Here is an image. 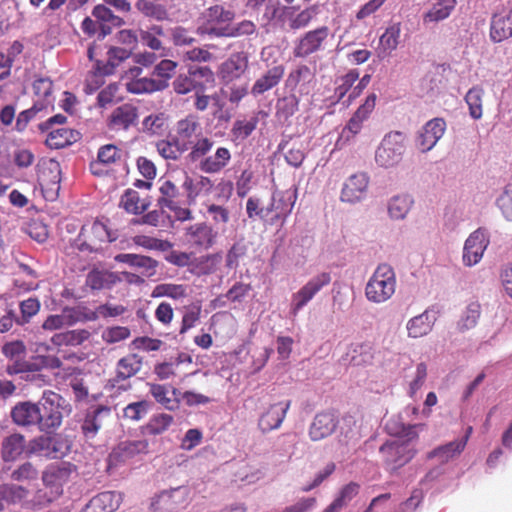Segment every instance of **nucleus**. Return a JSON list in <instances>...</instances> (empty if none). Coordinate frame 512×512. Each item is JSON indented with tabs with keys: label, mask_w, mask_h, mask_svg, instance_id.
Returning a JSON list of instances; mask_svg holds the SVG:
<instances>
[{
	"label": "nucleus",
	"mask_w": 512,
	"mask_h": 512,
	"mask_svg": "<svg viewBox=\"0 0 512 512\" xmlns=\"http://www.w3.org/2000/svg\"><path fill=\"white\" fill-rule=\"evenodd\" d=\"M418 425H409L402 428L400 435L384 443L380 454L385 463L392 469L399 468L409 462L415 455L414 441L418 437Z\"/></svg>",
	"instance_id": "1"
},
{
	"label": "nucleus",
	"mask_w": 512,
	"mask_h": 512,
	"mask_svg": "<svg viewBox=\"0 0 512 512\" xmlns=\"http://www.w3.org/2000/svg\"><path fill=\"white\" fill-rule=\"evenodd\" d=\"M396 290L394 269L382 263L377 266L365 286V297L369 302L381 304L388 301Z\"/></svg>",
	"instance_id": "2"
},
{
	"label": "nucleus",
	"mask_w": 512,
	"mask_h": 512,
	"mask_svg": "<svg viewBox=\"0 0 512 512\" xmlns=\"http://www.w3.org/2000/svg\"><path fill=\"white\" fill-rule=\"evenodd\" d=\"M39 406L38 428L45 433H51L58 429L62 424L64 415L70 412L65 400L52 391L43 393Z\"/></svg>",
	"instance_id": "3"
},
{
	"label": "nucleus",
	"mask_w": 512,
	"mask_h": 512,
	"mask_svg": "<svg viewBox=\"0 0 512 512\" xmlns=\"http://www.w3.org/2000/svg\"><path fill=\"white\" fill-rule=\"evenodd\" d=\"M406 135L400 131H391L381 140L375 151L376 164L384 169L396 167L402 160L406 146Z\"/></svg>",
	"instance_id": "4"
},
{
	"label": "nucleus",
	"mask_w": 512,
	"mask_h": 512,
	"mask_svg": "<svg viewBox=\"0 0 512 512\" xmlns=\"http://www.w3.org/2000/svg\"><path fill=\"white\" fill-rule=\"evenodd\" d=\"M329 34L330 30L327 26L305 32L295 41L293 55L296 58H307L312 54L323 51Z\"/></svg>",
	"instance_id": "5"
},
{
	"label": "nucleus",
	"mask_w": 512,
	"mask_h": 512,
	"mask_svg": "<svg viewBox=\"0 0 512 512\" xmlns=\"http://www.w3.org/2000/svg\"><path fill=\"white\" fill-rule=\"evenodd\" d=\"M183 237L189 247L208 250L217 243L219 232L207 222H198L186 227Z\"/></svg>",
	"instance_id": "6"
},
{
	"label": "nucleus",
	"mask_w": 512,
	"mask_h": 512,
	"mask_svg": "<svg viewBox=\"0 0 512 512\" xmlns=\"http://www.w3.org/2000/svg\"><path fill=\"white\" fill-rule=\"evenodd\" d=\"M331 282V275L328 272H321L313 276L304 286L292 295L290 313L295 317L299 311L306 306L314 296Z\"/></svg>",
	"instance_id": "7"
},
{
	"label": "nucleus",
	"mask_w": 512,
	"mask_h": 512,
	"mask_svg": "<svg viewBox=\"0 0 512 512\" xmlns=\"http://www.w3.org/2000/svg\"><path fill=\"white\" fill-rule=\"evenodd\" d=\"M296 201V194L293 191L275 190L270 202L266 205L267 217L269 218V225L285 222L288 215L291 213Z\"/></svg>",
	"instance_id": "8"
},
{
	"label": "nucleus",
	"mask_w": 512,
	"mask_h": 512,
	"mask_svg": "<svg viewBox=\"0 0 512 512\" xmlns=\"http://www.w3.org/2000/svg\"><path fill=\"white\" fill-rule=\"evenodd\" d=\"M490 243L488 232L483 228L473 231L465 240L462 253V262L467 267L477 265L483 258L484 252Z\"/></svg>",
	"instance_id": "9"
},
{
	"label": "nucleus",
	"mask_w": 512,
	"mask_h": 512,
	"mask_svg": "<svg viewBox=\"0 0 512 512\" xmlns=\"http://www.w3.org/2000/svg\"><path fill=\"white\" fill-rule=\"evenodd\" d=\"M446 123L442 118L429 120L417 133L416 147L422 153L432 150L443 137Z\"/></svg>",
	"instance_id": "10"
},
{
	"label": "nucleus",
	"mask_w": 512,
	"mask_h": 512,
	"mask_svg": "<svg viewBox=\"0 0 512 512\" xmlns=\"http://www.w3.org/2000/svg\"><path fill=\"white\" fill-rule=\"evenodd\" d=\"M512 37V3L499 8L490 22V38L499 43Z\"/></svg>",
	"instance_id": "11"
},
{
	"label": "nucleus",
	"mask_w": 512,
	"mask_h": 512,
	"mask_svg": "<svg viewBox=\"0 0 512 512\" xmlns=\"http://www.w3.org/2000/svg\"><path fill=\"white\" fill-rule=\"evenodd\" d=\"M202 132L203 129L198 117L193 114H189L176 122L174 138L182 149L188 151L191 144L194 143L193 141L197 137L201 136Z\"/></svg>",
	"instance_id": "12"
},
{
	"label": "nucleus",
	"mask_w": 512,
	"mask_h": 512,
	"mask_svg": "<svg viewBox=\"0 0 512 512\" xmlns=\"http://www.w3.org/2000/svg\"><path fill=\"white\" fill-rule=\"evenodd\" d=\"M290 404V401H282L270 405L259 417L258 427L261 432L268 433L278 429L285 419Z\"/></svg>",
	"instance_id": "13"
},
{
	"label": "nucleus",
	"mask_w": 512,
	"mask_h": 512,
	"mask_svg": "<svg viewBox=\"0 0 512 512\" xmlns=\"http://www.w3.org/2000/svg\"><path fill=\"white\" fill-rule=\"evenodd\" d=\"M369 177L365 173L351 175L344 183L341 200L347 203H357L366 196Z\"/></svg>",
	"instance_id": "14"
},
{
	"label": "nucleus",
	"mask_w": 512,
	"mask_h": 512,
	"mask_svg": "<svg viewBox=\"0 0 512 512\" xmlns=\"http://www.w3.org/2000/svg\"><path fill=\"white\" fill-rule=\"evenodd\" d=\"M137 119V108L131 104H123L111 112L107 125L113 131L128 130L136 124Z\"/></svg>",
	"instance_id": "15"
},
{
	"label": "nucleus",
	"mask_w": 512,
	"mask_h": 512,
	"mask_svg": "<svg viewBox=\"0 0 512 512\" xmlns=\"http://www.w3.org/2000/svg\"><path fill=\"white\" fill-rule=\"evenodd\" d=\"M40 406L38 403L23 401L17 403L11 410L12 421L21 427L38 426Z\"/></svg>",
	"instance_id": "16"
},
{
	"label": "nucleus",
	"mask_w": 512,
	"mask_h": 512,
	"mask_svg": "<svg viewBox=\"0 0 512 512\" xmlns=\"http://www.w3.org/2000/svg\"><path fill=\"white\" fill-rule=\"evenodd\" d=\"M248 68V56L244 52L234 53L225 60L219 70V75L226 83L239 79Z\"/></svg>",
	"instance_id": "17"
},
{
	"label": "nucleus",
	"mask_w": 512,
	"mask_h": 512,
	"mask_svg": "<svg viewBox=\"0 0 512 512\" xmlns=\"http://www.w3.org/2000/svg\"><path fill=\"white\" fill-rule=\"evenodd\" d=\"M115 261L137 268L144 277H152L157 273L158 261L145 255L122 253L115 256Z\"/></svg>",
	"instance_id": "18"
},
{
	"label": "nucleus",
	"mask_w": 512,
	"mask_h": 512,
	"mask_svg": "<svg viewBox=\"0 0 512 512\" xmlns=\"http://www.w3.org/2000/svg\"><path fill=\"white\" fill-rule=\"evenodd\" d=\"M122 501L121 493L106 491L94 496L81 512H113Z\"/></svg>",
	"instance_id": "19"
},
{
	"label": "nucleus",
	"mask_w": 512,
	"mask_h": 512,
	"mask_svg": "<svg viewBox=\"0 0 512 512\" xmlns=\"http://www.w3.org/2000/svg\"><path fill=\"white\" fill-rule=\"evenodd\" d=\"M110 415V408L105 406H99L95 410L88 412L81 425V430L84 436L87 439H93Z\"/></svg>",
	"instance_id": "20"
},
{
	"label": "nucleus",
	"mask_w": 512,
	"mask_h": 512,
	"mask_svg": "<svg viewBox=\"0 0 512 512\" xmlns=\"http://www.w3.org/2000/svg\"><path fill=\"white\" fill-rule=\"evenodd\" d=\"M149 387L151 395L165 409L176 410L179 407L181 392L178 389L162 384H149Z\"/></svg>",
	"instance_id": "21"
},
{
	"label": "nucleus",
	"mask_w": 512,
	"mask_h": 512,
	"mask_svg": "<svg viewBox=\"0 0 512 512\" xmlns=\"http://www.w3.org/2000/svg\"><path fill=\"white\" fill-rule=\"evenodd\" d=\"M284 73L285 68L283 65L273 66L255 81L251 88V94L256 97L276 87L283 78Z\"/></svg>",
	"instance_id": "22"
},
{
	"label": "nucleus",
	"mask_w": 512,
	"mask_h": 512,
	"mask_svg": "<svg viewBox=\"0 0 512 512\" xmlns=\"http://www.w3.org/2000/svg\"><path fill=\"white\" fill-rule=\"evenodd\" d=\"M142 365L143 359L137 354H129L121 358L116 366V376L110 380L112 386H116L120 381L136 375L141 370Z\"/></svg>",
	"instance_id": "23"
},
{
	"label": "nucleus",
	"mask_w": 512,
	"mask_h": 512,
	"mask_svg": "<svg viewBox=\"0 0 512 512\" xmlns=\"http://www.w3.org/2000/svg\"><path fill=\"white\" fill-rule=\"evenodd\" d=\"M336 428V419L331 413H319L310 425L309 436L313 441H319L331 435Z\"/></svg>",
	"instance_id": "24"
},
{
	"label": "nucleus",
	"mask_w": 512,
	"mask_h": 512,
	"mask_svg": "<svg viewBox=\"0 0 512 512\" xmlns=\"http://www.w3.org/2000/svg\"><path fill=\"white\" fill-rule=\"evenodd\" d=\"M436 321L435 314L429 310L411 318L406 325L408 336L420 338L430 333Z\"/></svg>",
	"instance_id": "25"
},
{
	"label": "nucleus",
	"mask_w": 512,
	"mask_h": 512,
	"mask_svg": "<svg viewBox=\"0 0 512 512\" xmlns=\"http://www.w3.org/2000/svg\"><path fill=\"white\" fill-rule=\"evenodd\" d=\"M231 160V152L226 147H218L214 154L205 157L199 163V169L207 174L219 173Z\"/></svg>",
	"instance_id": "26"
},
{
	"label": "nucleus",
	"mask_w": 512,
	"mask_h": 512,
	"mask_svg": "<svg viewBox=\"0 0 512 512\" xmlns=\"http://www.w3.org/2000/svg\"><path fill=\"white\" fill-rule=\"evenodd\" d=\"M148 447L149 444L147 440L123 441L113 450L110 458L113 461H125L137 454L146 453Z\"/></svg>",
	"instance_id": "27"
},
{
	"label": "nucleus",
	"mask_w": 512,
	"mask_h": 512,
	"mask_svg": "<svg viewBox=\"0 0 512 512\" xmlns=\"http://www.w3.org/2000/svg\"><path fill=\"white\" fill-rule=\"evenodd\" d=\"M372 360L371 347L364 343L349 345L346 354L341 358L344 365L362 366Z\"/></svg>",
	"instance_id": "28"
},
{
	"label": "nucleus",
	"mask_w": 512,
	"mask_h": 512,
	"mask_svg": "<svg viewBox=\"0 0 512 512\" xmlns=\"http://www.w3.org/2000/svg\"><path fill=\"white\" fill-rule=\"evenodd\" d=\"M125 86L130 93L143 94L162 91L168 87V82L165 80L142 77L126 81Z\"/></svg>",
	"instance_id": "29"
},
{
	"label": "nucleus",
	"mask_w": 512,
	"mask_h": 512,
	"mask_svg": "<svg viewBox=\"0 0 512 512\" xmlns=\"http://www.w3.org/2000/svg\"><path fill=\"white\" fill-rule=\"evenodd\" d=\"M28 495V490L16 484H0V511L10 505L22 502Z\"/></svg>",
	"instance_id": "30"
},
{
	"label": "nucleus",
	"mask_w": 512,
	"mask_h": 512,
	"mask_svg": "<svg viewBox=\"0 0 512 512\" xmlns=\"http://www.w3.org/2000/svg\"><path fill=\"white\" fill-rule=\"evenodd\" d=\"M79 139V133L66 127L52 129L47 138L46 144L52 149H60L73 144Z\"/></svg>",
	"instance_id": "31"
},
{
	"label": "nucleus",
	"mask_w": 512,
	"mask_h": 512,
	"mask_svg": "<svg viewBox=\"0 0 512 512\" xmlns=\"http://www.w3.org/2000/svg\"><path fill=\"white\" fill-rule=\"evenodd\" d=\"M413 199L408 194H399L391 197L387 203L388 214L393 220H403L413 206Z\"/></svg>",
	"instance_id": "32"
},
{
	"label": "nucleus",
	"mask_w": 512,
	"mask_h": 512,
	"mask_svg": "<svg viewBox=\"0 0 512 512\" xmlns=\"http://www.w3.org/2000/svg\"><path fill=\"white\" fill-rule=\"evenodd\" d=\"M402 31L401 22H392L385 29L379 39V49L385 54H390L397 49L400 44Z\"/></svg>",
	"instance_id": "33"
},
{
	"label": "nucleus",
	"mask_w": 512,
	"mask_h": 512,
	"mask_svg": "<svg viewBox=\"0 0 512 512\" xmlns=\"http://www.w3.org/2000/svg\"><path fill=\"white\" fill-rule=\"evenodd\" d=\"M457 0H437V2L423 15V22L437 23L445 20L456 6Z\"/></svg>",
	"instance_id": "34"
},
{
	"label": "nucleus",
	"mask_w": 512,
	"mask_h": 512,
	"mask_svg": "<svg viewBox=\"0 0 512 512\" xmlns=\"http://www.w3.org/2000/svg\"><path fill=\"white\" fill-rule=\"evenodd\" d=\"M376 103V95L371 94L366 98V101L363 105H361L354 115L351 117L347 124V129L352 134H357L361 128L362 123L369 117L370 113L373 111Z\"/></svg>",
	"instance_id": "35"
},
{
	"label": "nucleus",
	"mask_w": 512,
	"mask_h": 512,
	"mask_svg": "<svg viewBox=\"0 0 512 512\" xmlns=\"http://www.w3.org/2000/svg\"><path fill=\"white\" fill-rule=\"evenodd\" d=\"M25 439L24 436L18 433L6 437L2 442V458L4 461H13L24 450Z\"/></svg>",
	"instance_id": "36"
},
{
	"label": "nucleus",
	"mask_w": 512,
	"mask_h": 512,
	"mask_svg": "<svg viewBox=\"0 0 512 512\" xmlns=\"http://www.w3.org/2000/svg\"><path fill=\"white\" fill-rule=\"evenodd\" d=\"M117 283V274L109 271L92 270L86 277V285L93 290L110 288Z\"/></svg>",
	"instance_id": "37"
},
{
	"label": "nucleus",
	"mask_w": 512,
	"mask_h": 512,
	"mask_svg": "<svg viewBox=\"0 0 512 512\" xmlns=\"http://www.w3.org/2000/svg\"><path fill=\"white\" fill-rule=\"evenodd\" d=\"M120 207L128 213L138 215L148 209L149 202L141 200L137 191L128 189L121 197Z\"/></svg>",
	"instance_id": "38"
},
{
	"label": "nucleus",
	"mask_w": 512,
	"mask_h": 512,
	"mask_svg": "<svg viewBox=\"0 0 512 512\" xmlns=\"http://www.w3.org/2000/svg\"><path fill=\"white\" fill-rule=\"evenodd\" d=\"M168 118L164 112L148 115L142 121L143 131L149 135H162L168 128Z\"/></svg>",
	"instance_id": "39"
},
{
	"label": "nucleus",
	"mask_w": 512,
	"mask_h": 512,
	"mask_svg": "<svg viewBox=\"0 0 512 512\" xmlns=\"http://www.w3.org/2000/svg\"><path fill=\"white\" fill-rule=\"evenodd\" d=\"M71 470L67 463L50 465L43 473L42 480L48 486H57L64 483Z\"/></svg>",
	"instance_id": "40"
},
{
	"label": "nucleus",
	"mask_w": 512,
	"mask_h": 512,
	"mask_svg": "<svg viewBox=\"0 0 512 512\" xmlns=\"http://www.w3.org/2000/svg\"><path fill=\"white\" fill-rule=\"evenodd\" d=\"M187 286L183 284L163 283L154 287L151 296L153 298L169 297L179 300L187 297Z\"/></svg>",
	"instance_id": "41"
},
{
	"label": "nucleus",
	"mask_w": 512,
	"mask_h": 512,
	"mask_svg": "<svg viewBox=\"0 0 512 512\" xmlns=\"http://www.w3.org/2000/svg\"><path fill=\"white\" fill-rule=\"evenodd\" d=\"M188 496V490L184 487H177L170 491L161 492L153 501L152 506L156 509L175 510V506L172 505L171 498H182V501Z\"/></svg>",
	"instance_id": "42"
},
{
	"label": "nucleus",
	"mask_w": 512,
	"mask_h": 512,
	"mask_svg": "<svg viewBox=\"0 0 512 512\" xmlns=\"http://www.w3.org/2000/svg\"><path fill=\"white\" fill-rule=\"evenodd\" d=\"M466 446V440L452 441L446 445L440 446L430 452V458H438L441 462H447L456 455H459Z\"/></svg>",
	"instance_id": "43"
},
{
	"label": "nucleus",
	"mask_w": 512,
	"mask_h": 512,
	"mask_svg": "<svg viewBox=\"0 0 512 512\" xmlns=\"http://www.w3.org/2000/svg\"><path fill=\"white\" fill-rule=\"evenodd\" d=\"M164 35L163 28L160 25H151L147 29L139 30V40L152 50L158 51L162 49L160 37Z\"/></svg>",
	"instance_id": "44"
},
{
	"label": "nucleus",
	"mask_w": 512,
	"mask_h": 512,
	"mask_svg": "<svg viewBox=\"0 0 512 512\" xmlns=\"http://www.w3.org/2000/svg\"><path fill=\"white\" fill-rule=\"evenodd\" d=\"M484 89L480 86H474L468 90L465 101L469 107V114L473 119H480L483 114L482 101Z\"/></svg>",
	"instance_id": "45"
},
{
	"label": "nucleus",
	"mask_w": 512,
	"mask_h": 512,
	"mask_svg": "<svg viewBox=\"0 0 512 512\" xmlns=\"http://www.w3.org/2000/svg\"><path fill=\"white\" fill-rule=\"evenodd\" d=\"M428 367L425 362H420L415 366V371L410 376L407 384V394L414 398L420 389L424 386L427 379Z\"/></svg>",
	"instance_id": "46"
},
{
	"label": "nucleus",
	"mask_w": 512,
	"mask_h": 512,
	"mask_svg": "<svg viewBox=\"0 0 512 512\" xmlns=\"http://www.w3.org/2000/svg\"><path fill=\"white\" fill-rule=\"evenodd\" d=\"M480 314L481 305L476 301L469 303L457 323L458 329L463 332L474 328L478 322Z\"/></svg>",
	"instance_id": "47"
},
{
	"label": "nucleus",
	"mask_w": 512,
	"mask_h": 512,
	"mask_svg": "<svg viewBox=\"0 0 512 512\" xmlns=\"http://www.w3.org/2000/svg\"><path fill=\"white\" fill-rule=\"evenodd\" d=\"M159 191L161 193V197L157 200L158 206L163 208H168L171 210H175V202L174 199L178 196L179 191L176 185L170 180H164L160 187Z\"/></svg>",
	"instance_id": "48"
},
{
	"label": "nucleus",
	"mask_w": 512,
	"mask_h": 512,
	"mask_svg": "<svg viewBox=\"0 0 512 512\" xmlns=\"http://www.w3.org/2000/svg\"><path fill=\"white\" fill-rule=\"evenodd\" d=\"M222 256L220 254H208L199 257L196 260L192 273L197 275H209L216 271L217 266L220 264Z\"/></svg>",
	"instance_id": "49"
},
{
	"label": "nucleus",
	"mask_w": 512,
	"mask_h": 512,
	"mask_svg": "<svg viewBox=\"0 0 512 512\" xmlns=\"http://www.w3.org/2000/svg\"><path fill=\"white\" fill-rule=\"evenodd\" d=\"M75 321L73 310L65 309L62 314L48 316L43 322L42 328L49 331L58 330L73 325Z\"/></svg>",
	"instance_id": "50"
},
{
	"label": "nucleus",
	"mask_w": 512,
	"mask_h": 512,
	"mask_svg": "<svg viewBox=\"0 0 512 512\" xmlns=\"http://www.w3.org/2000/svg\"><path fill=\"white\" fill-rule=\"evenodd\" d=\"M358 493V485L350 483L343 487L338 497L325 509V512H338L344 508Z\"/></svg>",
	"instance_id": "51"
},
{
	"label": "nucleus",
	"mask_w": 512,
	"mask_h": 512,
	"mask_svg": "<svg viewBox=\"0 0 512 512\" xmlns=\"http://www.w3.org/2000/svg\"><path fill=\"white\" fill-rule=\"evenodd\" d=\"M81 29L84 34L89 37L96 36L98 40H103L111 33V27L106 24H101L97 19L93 20L86 17L81 23Z\"/></svg>",
	"instance_id": "52"
},
{
	"label": "nucleus",
	"mask_w": 512,
	"mask_h": 512,
	"mask_svg": "<svg viewBox=\"0 0 512 512\" xmlns=\"http://www.w3.org/2000/svg\"><path fill=\"white\" fill-rule=\"evenodd\" d=\"M92 16L101 24H106L110 27H119L124 24V20L115 15L112 10L104 4L96 5L92 10Z\"/></svg>",
	"instance_id": "53"
},
{
	"label": "nucleus",
	"mask_w": 512,
	"mask_h": 512,
	"mask_svg": "<svg viewBox=\"0 0 512 512\" xmlns=\"http://www.w3.org/2000/svg\"><path fill=\"white\" fill-rule=\"evenodd\" d=\"M135 245L143 247L147 250L168 251L173 244L167 240H161L146 235H136L132 238Z\"/></svg>",
	"instance_id": "54"
},
{
	"label": "nucleus",
	"mask_w": 512,
	"mask_h": 512,
	"mask_svg": "<svg viewBox=\"0 0 512 512\" xmlns=\"http://www.w3.org/2000/svg\"><path fill=\"white\" fill-rule=\"evenodd\" d=\"M157 152L166 160H178L180 156L186 152L178 144L177 140H160L156 144Z\"/></svg>",
	"instance_id": "55"
},
{
	"label": "nucleus",
	"mask_w": 512,
	"mask_h": 512,
	"mask_svg": "<svg viewBox=\"0 0 512 512\" xmlns=\"http://www.w3.org/2000/svg\"><path fill=\"white\" fill-rule=\"evenodd\" d=\"M53 84L47 78H41L34 82L33 89L36 96L39 98L37 101L39 106L44 105V108L51 106L53 99L51 98Z\"/></svg>",
	"instance_id": "56"
},
{
	"label": "nucleus",
	"mask_w": 512,
	"mask_h": 512,
	"mask_svg": "<svg viewBox=\"0 0 512 512\" xmlns=\"http://www.w3.org/2000/svg\"><path fill=\"white\" fill-rule=\"evenodd\" d=\"M174 422L173 416L165 413L154 415L146 425L147 433L159 435L164 433Z\"/></svg>",
	"instance_id": "57"
},
{
	"label": "nucleus",
	"mask_w": 512,
	"mask_h": 512,
	"mask_svg": "<svg viewBox=\"0 0 512 512\" xmlns=\"http://www.w3.org/2000/svg\"><path fill=\"white\" fill-rule=\"evenodd\" d=\"M21 315L15 318V322L24 325L30 321L40 310V302L37 298H28L19 304Z\"/></svg>",
	"instance_id": "58"
},
{
	"label": "nucleus",
	"mask_w": 512,
	"mask_h": 512,
	"mask_svg": "<svg viewBox=\"0 0 512 512\" xmlns=\"http://www.w3.org/2000/svg\"><path fill=\"white\" fill-rule=\"evenodd\" d=\"M135 6L143 15L156 20H163L167 16V12L162 5L149 0H138Z\"/></svg>",
	"instance_id": "59"
},
{
	"label": "nucleus",
	"mask_w": 512,
	"mask_h": 512,
	"mask_svg": "<svg viewBox=\"0 0 512 512\" xmlns=\"http://www.w3.org/2000/svg\"><path fill=\"white\" fill-rule=\"evenodd\" d=\"M203 18L211 24L226 23L234 18V13L220 5H214L203 13Z\"/></svg>",
	"instance_id": "60"
},
{
	"label": "nucleus",
	"mask_w": 512,
	"mask_h": 512,
	"mask_svg": "<svg viewBox=\"0 0 512 512\" xmlns=\"http://www.w3.org/2000/svg\"><path fill=\"white\" fill-rule=\"evenodd\" d=\"M258 117L253 116L249 120H237L232 127V134L236 139L244 140L256 129Z\"/></svg>",
	"instance_id": "61"
},
{
	"label": "nucleus",
	"mask_w": 512,
	"mask_h": 512,
	"mask_svg": "<svg viewBox=\"0 0 512 512\" xmlns=\"http://www.w3.org/2000/svg\"><path fill=\"white\" fill-rule=\"evenodd\" d=\"M246 213L249 219L255 220L256 218L266 222L269 225V218L267 217L266 206H264L258 197H249L246 202Z\"/></svg>",
	"instance_id": "62"
},
{
	"label": "nucleus",
	"mask_w": 512,
	"mask_h": 512,
	"mask_svg": "<svg viewBox=\"0 0 512 512\" xmlns=\"http://www.w3.org/2000/svg\"><path fill=\"white\" fill-rule=\"evenodd\" d=\"M318 14L317 6H310L290 19V28L297 30L307 27Z\"/></svg>",
	"instance_id": "63"
},
{
	"label": "nucleus",
	"mask_w": 512,
	"mask_h": 512,
	"mask_svg": "<svg viewBox=\"0 0 512 512\" xmlns=\"http://www.w3.org/2000/svg\"><path fill=\"white\" fill-rule=\"evenodd\" d=\"M498 208L501 210L503 216L512 221V184L504 187L502 193L496 200Z\"/></svg>",
	"instance_id": "64"
}]
</instances>
